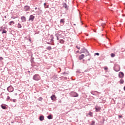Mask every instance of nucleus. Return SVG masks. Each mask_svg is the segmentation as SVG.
<instances>
[{
  "instance_id": "nucleus-4",
  "label": "nucleus",
  "mask_w": 125,
  "mask_h": 125,
  "mask_svg": "<svg viewBox=\"0 0 125 125\" xmlns=\"http://www.w3.org/2000/svg\"><path fill=\"white\" fill-rule=\"evenodd\" d=\"M81 53H88V51L84 47L81 49Z\"/></svg>"
},
{
  "instance_id": "nucleus-44",
  "label": "nucleus",
  "mask_w": 125,
  "mask_h": 125,
  "mask_svg": "<svg viewBox=\"0 0 125 125\" xmlns=\"http://www.w3.org/2000/svg\"><path fill=\"white\" fill-rule=\"evenodd\" d=\"M119 118H122V116L119 115Z\"/></svg>"
},
{
  "instance_id": "nucleus-12",
  "label": "nucleus",
  "mask_w": 125,
  "mask_h": 125,
  "mask_svg": "<svg viewBox=\"0 0 125 125\" xmlns=\"http://www.w3.org/2000/svg\"><path fill=\"white\" fill-rule=\"evenodd\" d=\"M39 120L40 121L42 122V121H43V120H44V117L43 115L40 116L39 117Z\"/></svg>"
},
{
  "instance_id": "nucleus-26",
  "label": "nucleus",
  "mask_w": 125,
  "mask_h": 125,
  "mask_svg": "<svg viewBox=\"0 0 125 125\" xmlns=\"http://www.w3.org/2000/svg\"><path fill=\"white\" fill-rule=\"evenodd\" d=\"M110 56H111V57L113 58V57H115V55L114 53H111V54H110Z\"/></svg>"
},
{
  "instance_id": "nucleus-14",
  "label": "nucleus",
  "mask_w": 125,
  "mask_h": 125,
  "mask_svg": "<svg viewBox=\"0 0 125 125\" xmlns=\"http://www.w3.org/2000/svg\"><path fill=\"white\" fill-rule=\"evenodd\" d=\"M59 34L57 33L55 34V37L57 38V41H59Z\"/></svg>"
},
{
  "instance_id": "nucleus-18",
  "label": "nucleus",
  "mask_w": 125,
  "mask_h": 125,
  "mask_svg": "<svg viewBox=\"0 0 125 125\" xmlns=\"http://www.w3.org/2000/svg\"><path fill=\"white\" fill-rule=\"evenodd\" d=\"M47 118L48 120H51V119H52V116L51 115H49Z\"/></svg>"
},
{
  "instance_id": "nucleus-42",
  "label": "nucleus",
  "mask_w": 125,
  "mask_h": 125,
  "mask_svg": "<svg viewBox=\"0 0 125 125\" xmlns=\"http://www.w3.org/2000/svg\"><path fill=\"white\" fill-rule=\"evenodd\" d=\"M35 10H37V9H38V8L36 7V8H35Z\"/></svg>"
},
{
  "instance_id": "nucleus-7",
  "label": "nucleus",
  "mask_w": 125,
  "mask_h": 125,
  "mask_svg": "<svg viewBox=\"0 0 125 125\" xmlns=\"http://www.w3.org/2000/svg\"><path fill=\"white\" fill-rule=\"evenodd\" d=\"M34 19H35V16L31 15L29 17V21H34Z\"/></svg>"
},
{
  "instance_id": "nucleus-31",
  "label": "nucleus",
  "mask_w": 125,
  "mask_h": 125,
  "mask_svg": "<svg viewBox=\"0 0 125 125\" xmlns=\"http://www.w3.org/2000/svg\"><path fill=\"white\" fill-rule=\"evenodd\" d=\"M38 100L39 101H42V97H40L39 99H38Z\"/></svg>"
},
{
  "instance_id": "nucleus-38",
  "label": "nucleus",
  "mask_w": 125,
  "mask_h": 125,
  "mask_svg": "<svg viewBox=\"0 0 125 125\" xmlns=\"http://www.w3.org/2000/svg\"><path fill=\"white\" fill-rule=\"evenodd\" d=\"M84 72H85V73H86V72H88V70H87V69L85 70Z\"/></svg>"
},
{
  "instance_id": "nucleus-32",
  "label": "nucleus",
  "mask_w": 125,
  "mask_h": 125,
  "mask_svg": "<svg viewBox=\"0 0 125 125\" xmlns=\"http://www.w3.org/2000/svg\"><path fill=\"white\" fill-rule=\"evenodd\" d=\"M95 55H97L98 56H99V53H95Z\"/></svg>"
},
{
  "instance_id": "nucleus-1",
  "label": "nucleus",
  "mask_w": 125,
  "mask_h": 125,
  "mask_svg": "<svg viewBox=\"0 0 125 125\" xmlns=\"http://www.w3.org/2000/svg\"><path fill=\"white\" fill-rule=\"evenodd\" d=\"M33 79L34 81H40V80H41V77L40 76V75L36 74L33 76Z\"/></svg>"
},
{
  "instance_id": "nucleus-36",
  "label": "nucleus",
  "mask_w": 125,
  "mask_h": 125,
  "mask_svg": "<svg viewBox=\"0 0 125 125\" xmlns=\"http://www.w3.org/2000/svg\"><path fill=\"white\" fill-rule=\"evenodd\" d=\"M76 47H77V48L78 49H80V47H79V46H76Z\"/></svg>"
},
{
  "instance_id": "nucleus-3",
  "label": "nucleus",
  "mask_w": 125,
  "mask_h": 125,
  "mask_svg": "<svg viewBox=\"0 0 125 125\" xmlns=\"http://www.w3.org/2000/svg\"><path fill=\"white\" fill-rule=\"evenodd\" d=\"M7 90H8L9 92H12L14 90V88L12 86H9L7 88Z\"/></svg>"
},
{
  "instance_id": "nucleus-9",
  "label": "nucleus",
  "mask_w": 125,
  "mask_h": 125,
  "mask_svg": "<svg viewBox=\"0 0 125 125\" xmlns=\"http://www.w3.org/2000/svg\"><path fill=\"white\" fill-rule=\"evenodd\" d=\"M124 76H125V74L122 72H119V78H120L121 79H123V78H124Z\"/></svg>"
},
{
  "instance_id": "nucleus-16",
  "label": "nucleus",
  "mask_w": 125,
  "mask_h": 125,
  "mask_svg": "<svg viewBox=\"0 0 125 125\" xmlns=\"http://www.w3.org/2000/svg\"><path fill=\"white\" fill-rule=\"evenodd\" d=\"M14 24V21H10L9 22V25L10 26H12V25Z\"/></svg>"
},
{
  "instance_id": "nucleus-11",
  "label": "nucleus",
  "mask_w": 125,
  "mask_h": 125,
  "mask_svg": "<svg viewBox=\"0 0 125 125\" xmlns=\"http://www.w3.org/2000/svg\"><path fill=\"white\" fill-rule=\"evenodd\" d=\"M79 60H82V59H83L84 58V55L82 54L79 56Z\"/></svg>"
},
{
  "instance_id": "nucleus-47",
  "label": "nucleus",
  "mask_w": 125,
  "mask_h": 125,
  "mask_svg": "<svg viewBox=\"0 0 125 125\" xmlns=\"http://www.w3.org/2000/svg\"><path fill=\"white\" fill-rule=\"evenodd\" d=\"M5 18H6V16H5Z\"/></svg>"
},
{
  "instance_id": "nucleus-34",
  "label": "nucleus",
  "mask_w": 125,
  "mask_h": 125,
  "mask_svg": "<svg viewBox=\"0 0 125 125\" xmlns=\"http://www.w3.org/2000/svg\"><path fill=\"white\" fill-rule=\"evenodd\" d=\"M3 60V58L0 57V60Z\"/></svg>"
},
{
  "instance_id": "nucleus-27",
  "label": "nucleus",
  "mask_w": 125,
  "mask_h": 125,
  "mask_svg": "<svg viewBox=\"0 0 125 125\" xmlns=\"http://www.w3.org/2000/svg\"><path fill=\"white\" fill-rule=\"evenodd\" d=\"M7 31L5 30H3L2 32V34H6Z\"/></svg>"
},
{
  "instance_id": "nucleus-30",
  "label": "nucleus",
  "mask_w": 125,
  "mask_h": 125,
  "mask_svg": "<svg viewBox=\"0 0 125 125\" xmlns=\"http://www.w3.org/2000/svg\"><path fill=\"white\" fill-rule=\"evenodd\" d=\"M95 124V122L94 121H92V123L91 125H94Z\"/></svg>"
},
{
  "instance_id": "nucleus-29",
  "label": "nucleus",
  "mask_w": 125,
  "mask_h": 125,
  "mask_svg": "<svg viewBox=\"0 0 125 125\" xmlns=\"http://www.w3.org/2000/svg\"><path fill=\"white\" fill-rule=\"evenodd\" d=\"M47 44H51L53 45H54V43L52 44L51 42H47Z\"/></svg>"
},
{
  "instance_id": "nucleus-24",
  "label": "nucleus",
  "mask_w": 125,
  "mask_h": 125,
  "mask_svg": "<svg viewBox=\"0 0 125 125\" xmlns=\"http://www.w3.org/2000/svg\"><path fill=\"white\" fill-rule=\"evenodd\" d=\"M6 100H7V101H9V100L10 101H11V100L10 99V96H7Z\"/></svg>"
},
{
  "instance_id": "nucleus-23",
  "label": "nucleus",
  "mask_w": 125,
  "mask_h": 125,
  "mask_svg": "<svg viewBox=\"0 0 125 125\" xmlns=\"http://www.w3.org/2000/svg\"><path fill=\"white\" fill-rule=\"evenodd\" d=\"M124 83V80H123V79L120 80V83L123 84V83Z\"/></svg>"
},
{
  "instance_id": "nucleus-21",
  "label": "nucleus",
  "mask_w": 125,
  "mask_h": 125,
  "mask_svg": "<svg viewBox=\"0 0 125 125\" xmlns=\"http://www.w3.org/2000/svg\"><path fill=\"white\" fill-rule=\"evenodd\" d=\"M59 42L60 43H64V40L63 39L60 40Z\"/></svg>"
},
{
  "instance_id": "nucleus-20",
  "label": "nucleus",
  "mask_w": 125,
  "mask_h": 125,
  "mask_svg": "<svg viewBox=\"0 0 125 125\" xmlns=\"http://www.w3.org/2000/svg\"><path fill=\"white\" fill-rule=\"evenodd\" d=\"M46 49L47 50H51V49H52V48H51V46H48L46 48Z\"/></svg>"
},
{
  "instance_id": "nucleus-33",
  "label": "nucleus",
  "mask_w": 125,
  "mask_h": 125,
  "mask_svg": "<svg viewBox=\"0 0 125 125\" xmlns=\"http://www.w3.org/2000/svg\"><path fill=\"white\" fill-rule=\"evenodd\" d=\"M104 70H108V67H104Z\"/></svg>"
},
{
  "instance_id": "nucleus-43",
  "label": "nucleus",
  "mask_w": 125,
  "mask_h": 125,
  "mask_svg": "<svg viewBox=\"0 0 125 125\" xmlns=\"http://www.w3.org/2000/svg\"><path fill=\"white\" fill-rule=\"evenodd\" d=\"M76 52H77V53H79V52H80V51H77Z\"/></svg>"
},
{
  "instance_id": "nucleus-13",
  "label": "nucleus",
  "mask_w": 125,
  "mask_h": 125,
  "mask_svg": "<svg viewBox=\"0 0 125 125\" xmlns=\"http://www.w3.org/2000/svg\"><path fill=\"white\" fill-rule=\"evenodd\" d=\"M55 98H56V97H55V96L54 95H52L51 96V100H55Z\"/></svg>"
},
{
  "instance_id": "nucleus-17",
  "label": "nucleus",
  "mask_w": 125,
  "mask_h": 125,
  "mask_svg": "<svg viewBox=\"0 0 125 125\" xmlns=\"http://www.w3.org/2000/svg\"><path fill=\"white\" fill-rule=\"evenodd\" d=\"M17 28H18L19 29L22 28V25H21V24L19 23L18 24Z\"/></svg>"
},
{
  "instance_id": "nucleus-15",
  "label": "nucleus",
  "mask_w": 125,
  "mask_h": 125,
  "mask_svg": "<svg viewBox=\"0 0 125 125\" xmlns=\"http://www.w3.org/2000/svg\"><path fill=\"white\" fill-rule=\"evenodd\" d=\"M1 107L2 109H3L4 110H6V109H7V107H6V106H5V105H1Z\"/></svg>"
},
{
  "instance_id": "nucleus-46",
  "label": "nucleus",
  "mask_w": 125,
  "mask_h": 125,
  "mask_svg": "<svg viewBox=\"0 0 125 125\" xmlns=\"http://www.w3.org/2000/svg\"><path fill=\"white\" fill-rule=\"evenodd\" d=\"M116 72H119V70H115Z\"/></svg>"
},
{
  "instance_id": "nucleus-48",
  "label": "nucleus",
  "mask_w": 125,
  "mask_h": 125,
  "mask_svg": "<svg viewBox=\"0 0 125 125\" xmlns=\"http://www.w3.org/2000/svg\"><path fill=\"white\" fill-rule=\"evenodd\" d=\"M29 41H31V40H29Z\"/></svg>"
},
{
  "instance_id": "nucleus-10",
  "label": "nucleus",
  "mask_w": 125,
  "mask_h": 125,
  "mask_svg": "<svg viewBox=\"0 0 125 125\" xmlns=\"http://www.w3.org/2000/svg\"><path fill=\"white\" fill-rule=\"evenodd\" d=\"M21 20L22 22H26V21H27L26 17H25L24 16L21 17Z\"/></svg>"
},
{
  "instance_id": "nucleus-19",
  "label": "nucleus",
  "mask_w": 125,
  "mask_h": 125,
  "mask_svg": "<svg viewBox=\"0 0 125 125\" xmlns=\"http://www.w3.org/2000/svg\"><path fill=\"white\" fill-rule=\"evenodd\" d=\"M60 22L61 24H64L65 23V21H64V19H61L60 21Z\"/></svg>"
},
{
  "instance_id": "nucleus-40",
  "label": "nucleus",
  "mask_w": 125,
  "mask_h": 125,
  "mask_svg": "<svg viewBox=\"0 0 125 125\" xmlns=\"http://www.w3.org/2000/svg\"><path fill=\"white\" fill-rule=\"evenodd\" d=\"M65 74H66V73L64 72H63V73H62V74L63 75H65Z\"/></svg>"
},
{
  "instance_id": "nucleus-2",
  "label": "nucleus",
  "mask_w": 125,
  "mask_h": 125,
  "mask_svg": "<svg viewBox=\"0 0 125 125\" xmlns=\"http://www.w3.org/2000/svg\"><path fill=\"white\" fill-rule=\"evenodd\" d=\"M70 96H71V97H78L79 96V94L75 92H72L70 93Z\"/></svg>"
},
{
  "instance_id": "nucleus-25",
  "label": "nucleus",
  "mask_w": 125,
  "mask_h": 125,
  "mask_svg": "<svg viewBox=\"0 0 125 125\" xmlns=\"http://www.w3.org/2000/svg\"><path fill=\"white\" fill-rule=\"evenodd\" d=\"M54 37H52L51 39V42H52L53 43V42H54Z\"/></svg>"
},
{
  "instance_id": "nucleus-5",
  "label": "nucleus",
  "mask_w": 125,
  "mask_h": 125,
  "mask_svg": "<svg viewBox=\"0 0 125 125\" xmlns=\"http://www.w3.org/2000/svg\"><path fill=\"white\" fill-rule=\"evenodd\" d=\"M95 109L96 110V112H100V110H101V107L98 106V105H96L95 107Z\"/></svg>"
},
{
  "instance_id": "nucleus-37",
  "label": "nucleus",
  "mask_w": 125,
  "mask_h": 125,
  "mask_svg": "<svg viewBox=\"0 0 125 125\" xmlns=\"http://www.w3.org/2000/svg\"><path fill=\"white\" fill-rule=\"evenodd\" d=\"M13 102H16V100L15 99L13 100Z\"/></svg>"
},
{
  "instance_id": "nucleus-28",
  "label": "nucleus",
  "mask_w": 125,
  "mask_h": 125,
  "mask_svg": "<svg viewBox=\"0 0 125 125\" xmlns=\"http://www.w3.org/2000/svg\"><path fill=\"white\" fill-rule=\"evenodd\" d=\"M106 48H110V47H111V43H110L109 44H108V46H105Z\"/></svg>"
},
{
  "instance_id": "nucleus-35",
  "label": "nucleus",
  "mask_w": 125,
  "mask_h": 125,
  "mask_svg": "<svg viewBox=\"0 0 125 125\" xmlns=\"http://www.w3.org/2000/svg\"><path fill=\"white\" fill-rule=\"evenodd\" d=\"M49 6H48V5H47L46 6V7H45V8H48Z\"/></svg>"
},
{
  "instance_id": "nucleus-8",
  "label": "nucleus",
  "mask_w": 125,
  "mask_h": 125,
  "mask_svg": "<svg viewBox=\"0 0 125 125\" xmlns=\"http://www.w3.org/2000/svg\"><path fill=\"white\" fill-rule=\"evenodd\" d=\"M62 5L63 7H64V8L66 9V10H68V9H69V6L67 5L66 3H63Z\"/></svg>"
},
{
  "instance_id": "nucleus-45",
  "label": "nucleus",
  "mask_w": 125,
  "mask_h": 125,
  "mask_svg": "<svg viewBox=\"0 0 125 125\" xmlns=\"http://www.w3.org/2000/svg\"><path fill=\"white\" fill-rule=\"evenodd\" d=\"M124 90L125 91V86L124 87Z\"/></svg>"
},
{
  "instance_id": "nucleus-41",
  "label": "nucleus",
  "mask_w": 125,
  "mask_h": 125,
  "mask_svg": "<svg viewBox=\"0 0 125 125\" xmlns=\"http://www.w3.org/2000/svg\"><path fill=\"white\" fill-rule=\"evenodd\" d=\"M46 5V3H44V6H45Z\"/></svg>"
},
{
  "instance_id": "nucleus-6",
  "label": "nucleus",
  "mask_w": 125,
  "mask_h": 125,
  "mask_svg": "<svg viewBox=\"0 0 125 125\" xmlns=\"http://www.w3.org/2000/svg\"><path fill=\"white\" fill-rule=\"evenodd\" d=\"M30 8V6L28 5L24 6L23 8L24 11H28V10H29Z\"/></svg>"
},
{
  "instance_id": "nucleus-49",
  "label": "nucleus",
  "mask_w": 125,
  "mask_h": 125,
  "mask_svg": "<svg viewBox=\"0 0 125 125\" xmlns=\"http://www.w3.org/2000/svg\"><path fill=\"white\" fill-rule=\"evenodd\" d=\"M32 11H33V12H34V10H33Z\"/></svg>"
},
{
  "instance_id": "nucleus-39",
  "label": "nucleus",
  "mask_w": 125,
  "mask_h": 125,
  "mask_svg": "<svg viewBox=\"0 0 125 125\" xmlns=\"http://www.w3.org/2000/svg\"><path fill=\"white\" fill-rule=\"evenodd\" d=\"M105 25V23H102V25H101V26H103V25Z\"/></svg>"
},
{
  "instance_id": "nucleus-22",
  "label": "nucleus",
  "mask_w": 125,
  "mask_h": 125,
  "mask_svg": "<svg viewBox=\"0 0 125 125\" xmlns=\"http://www.w3.org/2000/svg\"><path fill=\"white\" fill-rule=\"evenodd\" d=\"M88 115L90 116V117H92V116H93V113H92L91 112H89Z\"/></svg>"
}]
</instances>
